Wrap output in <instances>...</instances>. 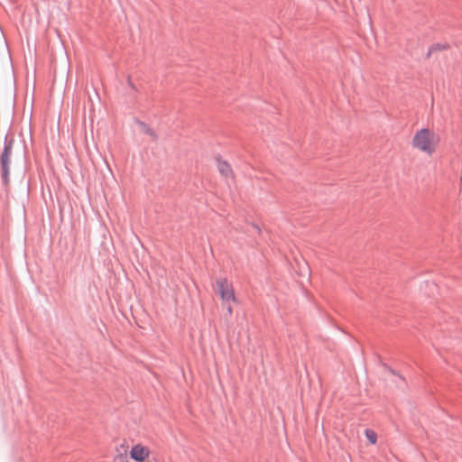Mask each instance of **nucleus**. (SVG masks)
Listing matches in <instances>:
<instances>
[{
    "label": "nucleus",
    "mask_w": 462,
    "mask_h": 462,
    "mask_svg": "<svg viewBox=\"0 0 462 462\" xmlns=\"http://www.w3.org/2000/svg\"><path fill=\"white\" fill-rule=\"evenodd\" d=\"M423 293L426 297L436 298L439 294V289L438 285L433 282L426 283Z\"/></svg>",
    "instance_id": "obj_7"
},
{
    "label": "nucleus",
    "mask_w": 462,
    "mask_h": 462,
    "mask_svg": "<svg viewBox=\"0 0 462 462\" xmlns=\"http://www.w3.org/2000/svg\"><path fill=\"white\" fill-rule=\"evenodd\" d=\"M128 454L134 462H157L151 448L142 442L134 443L128 448Z\"/></svg>",
    "instance_id": "obj_2"
},
{
    "label": "nucleus",
    "mask_w": 462,
    "mask_h": 462,
    "mask_svg": "<svg viewBox=\"0 0 462 462\" xmlns=\"http://www.w3.org/2000/svg\"><path fill=\"white\" fill-rule=\"evenodd\" d=\"M216 290L220 299L224 302L228 304L227 314L230 315L231 308L229 306V303L234 302L236 300L235 291L232 283L226 278H219L216 281Z\"/></svg>",
    "instance_id": "obj_3"
},
{
    "label": "nucleus",
    "mask_w": 462,
    "mask_h": 462,
    "mask_svg": "<svg viewBox=\"0 0 462 462\" xmlns=\"http://www.w3.org/2000/svg\"><path fill=\"white\" fill-rule=\"evenodd\" d=\"M440 136L434 130L421 128L416 131L411 138V147L428 157L433 156L439 150Z\"/></svg>",
    "instance_id": "obj_1"
},
{
    "label": "nucleus",
    "mask_w": 462,
    "mask_h": 462,
    "mask_svg": "<svg viewBox=\"0 0 462 462\" xmlns=\"http://www.w3.org/2000/svg\"><path fill=\"white\" fill-rule=\"evenodd\" d=\"M12 143L13 140L8 142V143L5 146L4 152L2 153V180L5 184L8 183L7 175L9 171V166L11 164Z\"/></svg>",
    "instance_id": "obj_4"
},
{
    "label": "nucleus",
    "mask_w": 462,
    "mask_h": 462,
    "mask_svg": "<svg viewBox=\"0 0 462 462\" xmlns=\"http://www.w3.org/2000/svg\"><path fill=\"white\" fill-rule=\"evenodd\" d=\"M365 435L367 439V440L374 445L377 441V434L373 430H370V429H366L365 430Z\"/></svg>",
    "instance_id": "obj_8"
},
{
    "label": "nucleus",
    "mask_w": 462,
    "mask_h": 462,
    "mask_svg": "<svg viewBox=\"0 0 462 462\" xmlns=\"http://www.w3.org/2000/svg\"><path fill=\"white\" fill-rule=\"evenodd\" d=\"M128 446L126 444H121L116 448V455L114 457V462H134L129 457Z\"/></svg>",
    "instance_id": "obj_5"
},
{
    "label": "nucleus",
    "mask_w": 462,
    "mask_h": 462,
    "mask_svg": "<svg viewBox=\"0 0 462 462\" xmlns=\"http://www.w3.org/2000/svg\"><path fill=\"white\" fill-rule=\"evenodd\" d=\"M217 167L219 171V173L226 177V178H232L233 177V170L230 166V164L221 159L217 160Z\"/></svg>",
    "instance_id": "obj_6"
}]
</instances>
